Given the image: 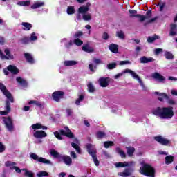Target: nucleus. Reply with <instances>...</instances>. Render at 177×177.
I'll use <instances>...</instances> for the list:
<instances>
[{"label": "nucleus", "instance_id": "nucleus-1", "mask_svg": "<svg viewBox=\"0 0 177 177\" xmlns=\"http://www.w3.org/2000/svg\"><path fill=\"white\" fill-rule=\"evenodd\" d=\"M153 114L160 117L162 120H169L174 117V107H157L153 111Z\"/></svg>", "mask_w": 177, "mask_h": 177}, {"label": "nucleus", "instance_id": "nucleus-2", "mask_svg": "<svg viewBox=\"0 0 177 177\" xmlns=\"http://www.w3.org/2000/svg\"><path fill=\"white\" fill-rule=\"evenodd\" d=\"M140 174L148 177H156V169L149 164H144L140 167Z\"/></svg>", "mask_w": 177, "mask_h": 177}, {"label": "nucleus", "instance_id": "nucleus-3", "mask_svg": "<svg viewBox=\"0 0 177 177\" xmlns=\"http://www.w3.org/2000/svg\"><path fill=\"white\" fill-rule=\"evenodd\" d=\"M128 73L129 74H131V75L133 77V78H134L135 80H137L138 81V82H139L140 85H141V86H143V82L142 81V79H140L139 75H138V74H136V73H135L133 71L129 69V68L123 71V73H122L117 74L115 76V78H120V77H121V75H122V74H127Z\"/></svg>", "mask_w": 177, "mask_h": 177}, {"label": "nucleus", "instance_id": "nucleus-4", "mask_svg": "<svg viewBox=\"0 0 177 177\" xmlns=\"http://www.w3.org/2000/svg\"><path fill=\"white\" fill-rule=\"evenodd\" d=\"M3 121L8 132H13V131H15V124H13V120H12V118L10 116L3 117Z\"/></svg>", "mask_w": 177, "mask_h": 177}, {"label": "nucleus", "instance_id": "nucleus-5", "mask_svg": "<svg viewBox=\"0 0 177 177\" xmlns=\"http://www.w3.org/2000/svg\"><path fill=\"white\" fill-rule=\"evenodd\" d=\"M0 91L11 103H15V98H13V95H12V93H10L9 91H8L6 86L3 83H0Z\"/></svg>", "mask_w": 177, "mask_h": 177}, {"label": "nucleus", "instance_id": "nucleus-6", "mask_svg": "<svg viewBox=\"0 0 177 177\" xmlns=\"http://www.w3.org/2000/svg\"><path fill=\"white\" fill-rule=\"evenodd\" d=\"M30 158L35 161H37L38 162H41L42 164H50V160L43 157H39L38 155L35 153H30Z\"/></svg>", "mask_w": 177, "mask_h": 177}, {"label": "nucleus", "instance_id": "nucleus-7", "mask_svg": "<svg viewBox=\"0 0 177 177\" xmlns=\"http://www.w3.org/2000/svg\"><path fill=\"white\" fill-rule=\"evenodd\" d=\"M153 139L156 142L159 143V145H162V146H168L169 143H171V140L167 138H164V137L161 136H156Z\"/></svg>", "mask_w": 177, "mask_h": 177}, {"label": "nucleus", "instance_id": "nucleus-8", "mask_svg": "<svg viewBox=\"0 0 177 177\" xmlns=\"http://www.w3.org/2000/svg\"><path fill=\"white\" fill-rule=\"evenodd\" d=\"M64 97V92L57 91L52 93V98L54 102H57V103H59L62 99Z\"/></svg>", "mask_w": 177, "mask_h": 177}, {"label": "nucleus", "instance_id": "nucleus-9", "mask_svg": "<svg viewBox=\"0 0 177 177\" xmlns=\"http://www.w3.org/2000/svg\"><path fill=\"white\" fill-rule=\"evenodd\" d=\"M64 129L65 131L63 129L59 130V133L63 136H66V138H70L71 139H73L74 133L71 132V130H70L68 127L67 126L64 127Z\"/></svg>", "mask_w": 177, "mask_h": 177}, {"label": "nucleus", "instance_id": "nucleus-10", "mask_svg": "<svg viewBox=\"0 0 177 177\" xmlns=\"http://www.w3.org/2000/svg\"><path fill=\"white\" fill-rule=\"evenodd\" d=\"M111 80V79H110V77H100L98 80L100 86H102V88H107V86H109V84H110Z\"/></svg>", "mask_w": 177, "mask_h": 177}, {"label": "nucleus", "instance_id": "nucleus-11", "mask_svg": "<svg viewBox=\"0 0 177 177\" xmlns=\"http://www.w3.org/2000/svg\"><path fill=\"white\" fill-rule=\"evenodd\" d=\"M86 147L87 152L90 156H91V157L97 154V151H96V147H95V145L91 143H87L86 145Z\"/></svg>", "mask_w": 177, "mask_h": 177}, {"label": "nucleus", "instance_id": "nucleus-12", "mask_svg": "<svg viewBox=\"0 0 177 177\" xmlns=\"http://www.w3.org/2000/svg\"><path fill=\"white\" fill-rule=\"evenodd\" d=\"M132 172H133V168L128 167L126 168L123 172H119L118 175L122 177H128L132 175Z\"/></svg>", "mask_w": 177, "mask_h": 177}, {"label": "nucleus", "instance_id": "nucleus-13", "mask_svg": "<svg viewBox=\"0 0 177 177\" xmlns=\"http://www.w3.org/2000/svg\"><path fill=\"white\" fill-rule=\"evenodd\" d=\"M59 161H63V162L65 163L66 165H68V166H70V165H71V164H73V159H71V157H70L67 155L61 156Z\"/></svg>", "mask_w": 177, "mask_h": 177}, {"label": "nucleus", "instance_id": "nucleus-14", "mask_svg": "<svg viewBox=\"0 0 177 177\" xmlns=\"http://www.w3.org/2000/svg\"><path fill=\"white\" fill-rule=\"evenodd\" d=\"M152 77L159 82H164V81H165V77L162 76L161 74L157 72H155L152 74Z\"/></svg>", "mask_w": 177, "mask_h": 177}, {"label": "nucleus", "instance_id": "nucleus-15", "mask_svg": "<svg viewBox=\"0 0 177 177\" xmlns=\"http://www.w3.org/2000/svg\"><path fill=\"white\" fill-rule=\"evenodd\" d=\"M33 136L34 138H46V136H48V134H46V132H45L44 131H36L34 133H33Z\"/></svg>", "mask_w": 177, "mask_h": 177}, {"label": "nucleus", "instance_id": "nucleus-16", "mask_svg": "<svg viewBox=\"0 0 177 177\" xmlns=\"http://www.w3.org/2000/svg\"><path fill=\"white\" fill-rule=\"evenodd\" d=\"M176 28H177L176 24H171L170 25V32L169 33V35L170 37H175V35H177Z\"/></svg>", "mask_w": 177, "mask_h": 177}, {"label": "nucleus", "instance_id": "nucleus-17", "mask_svg": "<svg viewBox=\"0 0 177 177\" xmlns=\"http://www.w3.org/2000/svg\"><path fill=\"white\" fill-rule=\"evenodd\" d=\"M7 70L11 73V74H14V75H17L19 72V68H17L15 65H9L7 66Z\"/></svg>", "mask_w": 177, "mask_h": 177}, {"label": "nucleus", "instance_id": "nucleus-18", "mask_svg": "<svg viewBox=\"0 0 177 177\" xmlns=\"http://www.w3.org/2000/svg\"><path fill=\"white\" fill-rule=\"evenodd\" d=\"M17 82L22 86L24 88H27L28 83L26 80L21 78V77H17L16 78Z\"/></svg>", "mask_w": 177, "mask_h": 177}, {"label": "nucleus", "instance_id": "nucleus-19", "mask_svg": "<svg viewBox=\"0 0 177 177\" xmlns=\"http://www.w3.org/2000/svg\"><path fill=\"white\" fill-rule=\"evenodd\" d=\"M24 55L25 59H26L27 62L30 63V64H34V63H35L34 57H32V55H31V54L28 53H25Z\"/></svg>", "mask_w": 177, "mask_h": 177}, {"label": "nucleus", "instance_id": "nucleus-20", "mask_svg": "<svg viewBox=\"0 0 177 177\" xmlns=\"http://www.w3.org/2000/svg\"><path fill=\"white\" fill-rule=\"evenodd\" d=\"M82 50H83V52H86V53H93V52H95V49L89 46L88 44H86L84 46H83L82 47Z\"/></svg>", "mask_w": 177, "mask_h": 177}, {"label": "nucleus", "instance_id": "nucleus-21", "mask_svg": "<svg viewBox=\"0 0 177 177\" xmlns=\"http://www.w3.org/2000/svg\"><path fill=\"white\" fill-rule=\"evenodd\" d=\"M155 95H158V100L160 102H164V99H169V96L164 93H158L157 91L155 92Z\"/></svg>", "mask_w": 177, "mask_h": 177}, {"label": "nucleus", "instance_id": "nucleus-22", "mask_svg": "<svg viewBox=\"0 0 177 177\" xmlns=\"http://www.w3.org/2000/svg\"><path fill=\"white\" fill-rule=\"evenodd\" d=\"M21 26H23L22 30L24 31H30L32 28V24L28 22H22Z\"/></svg>", "mask_w": 177, "mask_h": 177}, {"label": "nucleus", "instance_id": "nucleus-23", "mask_svg": "<svg viewBox=\"0 0 177 177\" xmlns=\"http://www.w3.org/2000/svg\"><path fill=\"white\" fill-rule=\"evenodd\" d=\"M174 160H175V157L172 155L167 156L165 158V164L167 165H169V164H172Z\"/></svg>", "mask_w": 177, "mask_h": 177}, {"label": "nucleus", "instance_id": "nucleus-24", "mask_svg": "<svg viewBox=\"0 0 177 177\" xmlns=\"http://www.w3.org/2000/svg\"><path fill=\"white\" fill-rule=\"evenodd\" d=\"M151 62H154V59H153V57L148 58L146 56H143L140 58V63H142L143 64L146 63H151Z\"/></svg>", "mask_w": 177, "mask_h": 177}, {"label": "nucleus", "instance_id": "nucleus-25", "mask_svg": "<svg viewBox=\"0 0 177 177\" xmlns=\"http://www.w3.org/2000/svg\"><path fill=\"white\" fill-rule=\"evenodd\" d=\"M109 50L112 52V53H118V45L115 44H111L109 46Z\"/></svg>", "mask_w": 177, "mask_h": 177}, {"label": "nucleus", "instance_id": "nucleus-26", "mask_svg": "<svg viewBox=\"0 0 177 177\" xmlns=\"http://www.w3.org/2000/svg\"><path fill=\"white\" fill-rule=\"evenodd\" d=\"M50 154L54 158H58V160H60V158H62V154H59V152H57V151H56L55 149H51L50 151Z\"/></svg>", "mask_w": 177, "mask_h": 177}, {"label": "nucleus", "instance_id": "nucleus-27", "mask_svg": "<svg viewBox=\"0 0 177 177\" xmlns=\"http://www.w3.org/2000/svg\"><path fill=\"white\" fill-rule=\"evenodd\" d=\"M88 12H89V8L85 7V6H82L78 8V13L81 15H85Z\"/></svg>", "mask_w": 177, "mask_h": 177}, {"label": "nucleus", "instance_id": "nucleus-28", "mask_svg": "<svg viewBox=\"0 0 177 177\" xmlns=\"http://www.w3.org/2000/svg\"><path fill=\"white\" fill-rule=\"evenodd\" d=\"M157 39H160V36L157 35H154L153 37L149 36L147 42H148V44H153V42Z\"/></svg>", "mask_w": 177, "mask_h": 177}, {"label": "nucleus", "instance_id": "nucleus-29", "mask_svg": "<svg viewBox=\"0 0 177 177\" xmlns=\"http://www.w3.org/2000/svg\"><path fill=\"white\" fill-rule=\"evenodd\" d=\"M126 149L127 150V154L129 157H133V153H135V147H127Z\"/></svg>", "mask_w": 177, "mask_h": 177}, {"label": "nucleus", "instance_id": "nucleus-30", "mask_svg": "<svg viewBox=\"0 0 177 177\" xmlns=\"http://www.w3.org/2000/svg\"><path fill=\"white\" fill-rule=\"evenodd\" d=\"M44 5L45 3L37 1L31 6V9H38V8H42Z\"/></svg>", "mask_w": 177, "mask_h": 177}, {"label": "nucleus", "instance_id": "nucleus-31", "mask_svg": "<svg viewBox=\"0 0 177 177\" xmlns=\"http://www.w3.org/2000/svg\"><path fill=\"white\" fill-rule=\"evenodd\" d=\"M165 57L167 60H172L174 59V54L169 51L165 52Z\"/></svg>", "mask_w": 177, "mask_h": 177}, {"label": "nucleus", "instance_id": "nucleus-32", "mask_svg": "<svg viewBox=\"0 0 177 177\" xmlns=\"http://www.w3.org/2000/svg\"><path fill=\"white\" fill-rule=\"evenodd\" d=\"M71 146L72 147H73L74 149L76 150L78 154H81V147H80V145L78 144H76L75 142H71Z\"/></svg>", "mask_w": 177, "mask_h": 177}, {"label": "nucleus", "instance_id": "nucleus-33", "mask_svg": "<svg viewBox=\"0 0 177 177\" xmlns=\"http://www.w3.org/2000/svg\"><path fill=\"white\" fill-rule=\"evenodd\" d=\"M10 103H12L10 102V100L8 99L7 100H6L5 110L8 111L9 113H10V111H12V108H10Z\"/></svg>", "mask_w": 177, "mask_h": 177}, {"label": "nucleus", "instance_id": "nucleus-34", "mask_svg": "<svg viewBox=\"0 0 177 177\" xmlns=\"http://www.w3.org/2000/svg\"><path fill=\"white\" fill-rule=\"evenodd\" d=\"M115 167H117V168H124V167H129V164L128 162H116L115 164Z\"/></svg>", "mask_w": 177, "mask_h": 177}, {"label": "nucleus", "instance_id": "nucleus-35", "mask_svg": "<svg viewBox=\"0 0 177 177\" xmlns=\"http://www.w3.org/2000/svg\"><path fill=\"white\" fill-rule=\"evenodd\" d=\"M97 139H103V138H106V133L104 131H99L96 133Z\"/></svg>", "mask_w": 177, "mask_h": 177}, {"label": "nucleus", "instance_id": "nucleus-36", "mask_svg": "<svg viewBox=\"0 0 177 177\" xmlns=\"http://www.w3.org/2000/svg\"><path fill=\"white\" fill-rule=\"evenodd\" d=\"M116 151L120 154V157L122 158H125L127 157V154H125V152L121 149L120 147L116 148Z\"/></svg>", "mask_w": 177, "mask_h": 177}, {"label": "nucleus", "instance_id": "nucleus-37", "mask_svg": "<svg viewBox=\"0 0 177 177\" xmlns=\"http://www.w3.org/2000/svg\"><path fill=\"white\" fill-rule=\"evenodd\" d=\"M77 64V61H65L64 62V65L66 67H70V66H75Z\"/></svg>", "mask_w": 177, "mask_h": 177}, {"label": "nucleus", "instance_id": "nucleus-38", "mask_svg": "<svg viewBox=\"0 0 177 177\" xmlns=\"http://www.w3.org/2000/svg\"><path fill=\"white\" fill-rule=\"evenodd\" d=\"M66 12L68 15H74L75 13V8H74V6H69L67 8Z\"/></svg>", "mask_w": 177, "mask_h": 177}, {"label": "nucleus", "instance_id": "nucleus-39", "mask_svg": "<svg viewBox=\"0 0 177 177\" xmlns=\"http://www.w3.org/2000/svg\"><path fill=\"white\" fill-rule=\"evenodd\" d=\"M84 99H85V96H84V95H79V98L75 101L76 106H80L81 104V102H82Z\"/></svg>", "mask_w": 177, "mask_h": 177}, {"label": "nucleus", "instance_id": "nucleus-40", "mask_svg": "<svg viewBox=\"0 0 177 177\" xmlns=\"http://www.w3.org/2000/svg\"><path fill=\"white\" fill-rule=\"evenodd\" d=\"M20 42L23 44V45H27L30 44V38L28 37H24V38L20 39Z\"/></svg>", "mask_w": 177, "mask_h": 177}, {"label": "nucleus", "instance_id": "nucleus-41", "mask_svg": "<svg viewBox=\"0 0 177 177\" xmlns=\"http://www.w3.org/2000/svg\"><path fill=\"white\" fill-rule=\"evenodd\" d=\"M116 36L118 37L120 39H125V34L122 30L117 31Z\"/></svg>", "mask_w": 177, "mask_h": 177}, {"label": "nucleus", "instance_id": "nucleus-42", "mask_svg": "<svg viewBox=\"0 0 177 177\" xmlns=\"http://www.w3.org/2000/svg\"><path fill=\"white\" fill-rule=\"evenodd\" d=\"M111 146H114V142H113V141L104 142V147H105V149H109V147H110Z\"/></svg>", "mask_w": 177, "mask_h": 177}, {"label": "nucleus", "instance_id": "nucleus-43", "mask_svg": "<svg viewBox=\"0 0 177 177\" xmlns=\"http://www.w3.org/2000/svg\"><path fill=\"white\" fill-rule=\"evenodd\" d=\"M28 104H35V106H37V107H40V109H42V104H41V102H39V101L30 100L28 102Z\"/></svg>", "mask_w": 177, "mask_h": 177}, {"label": "nucleus", "instance_id": "nucleus-44", "mask_svg": "<svg viewBox=\"0 0 177 177\" xmlns=\"http://www.w3.org/2000/svg\"><path fill=\"white\" fill-rule=\"evenodd\" d=\"M18 5H20V6H30L31 2L30 1H19Z\"/></svg>", "mask_w": 177, "mask_h": 177}, {"label": "nucleus", "instance_id": "nucleus-45", "mask_svg": "<svg viewBox=\"0 0 177 177\" xmlns=\"http://www.w3.org/2000/svg\"><path fill=\"white\" fill-rule=\"evenodd\" d=\"M87 87L88 92L91 93H93V92H95V86H93V84L91 82L87 84Z\"/></svg>", "mask_w": 177, "mask_h": 177}, {"label": "nucleus", "instance_id": "nucleus-46", "mask_svg": "<svg viewBox=\"0 0 177 177\" xmlns=\"http://www.w3.org/2000/svg\"><path fill=\"white\" fill-rule=\"evenodd\" d=\"M82 18L85 21H88L89 20H92V15L91 14H84L82 15Z\"/></svg>", "mask_w": 177, "mask_h": 177}, {"label": "nucleus", "instance_id": "nucleus-47", "mask_svg": "<svg viewBox=\"0 0 177 177\" xmlns=\"http://www.w3.org/2000/svg\"><path fill=\"white\" fill-rule=\"evenodd\" d=\"M93 160V162H94V164L96 167H99L100 164V162H99V160L97 159V155H93V156H91Z\"/></svg>", "mask_w": 177, "mask_h": 177}, {"label": "nucleus", "instance_id": "nucleus-48", "mask_svg": "<svg viewBox=\"0 0 177 177\" xmlns=\"http://www.w3.org/2000/svg\"><path fill=\"white\" fill-rule=\"evenodd\" d=\"M129 13L130 14V17H136L138 15L136 10H129Z\"/></svg>", "mask_w": 177, "mask_h": 177}, {"label": "nucleus", "instance_id": "nucleus-49", "mask_svg": "<svg viewBox=\"0 0 177 177\" xmlns=\"http://www.w3.org/2000/svg\"><path fill=\"white\" fill-rule=\"evenodd\" d=\"M117 67V63L113 62L107 64V68L109 70H114Z\"/></svg>", "mask_w": 177, "mask_h": 177}, {"label": "nucleus", "instance_id": "nucleus-50", "mask_svg": "<svg viewBox=\"0 0 177 177\" xmlns=\"http://www.w3.org/2000/svg\"><path fill=\"white\" fill-rule=\"evenodd\" d=\"M75 45H76L77 46H81V45H82L84 44V41H82V40L80 39H75L73 41Z\"/></svg>", "mask_w": 177, "mask_h": 177}, {"label": "nucleus", "instance_id": "nucleus-51", "mask_svg": "<svg viewBox=\"0 0 177 177\" xmlns=\"http://www.w3.org/2000/svg\"><path fill=\"white\" fill-rule=\"evenodd\" d=\"M15 165H16V162H15L8 160L5 162V166L7 167H10V168H12V167H15Z\"/></svg>", "mask_w": 177, "mask_h": 177}, {"label": "nucleus", "instance_id": "nucleus-52", "mask_svg": "<svg viewBox=\"0 0 177 177\" xmlns=\"http://www.w3.org/2000/svg\"><path fill=\"white\" fill-rule=\"evenodd\" d=\"M24 171H25V176L34 177V173L27 170V169H24Z\"/></svg>", "mask_w": 177, "mask_h": 177}, {"label": "nucleus", "instance_id": "nucleus-53", "mask_svg": "<svg viewBox=\"0 0 177 177\" xmlns=\"http://www.w3.org/2000/svg\"><path fill=\"white\" fill-rule=\"evenodd\" d=\"M38 177L49 176V173L45 171H40L37 174Z\"/></svg>", "mask_w": 177, "mask_h": 177}, {"label": "nucleus", "instance_id": "nucleus-54", "mask_svg": "<svg viewBox=\"0 0 177 177\" xmlns=\"http://www.w3.org/2000/svg\"><path fill=\"white\" fill-rule=\"evenodd\" d=\"M32 128L35 130L41 129V128H42V124L40 123H36L32 125Z\"/></svg>", "mask_w": 177, "mask_h": 177}, {"label": "nucleus", "instance_id": "nucleus-55", "mask_svg": "<svg viewBox=\"0 0 177 177\" xmlns=\"http://www.w3.org/2000/svg\"><path fill=\"white\" fill-rule=\"evenodd\" d=\"M82 35H84V32H82L81 31H77L75 33L74 38L80 39V38H81V37H82Z\"/></svg>", "mask_w": 177, "mask_h": 177}, {"label": "nucleus", "instance_id": "nucleus-56", "mask_svg": "<svg viewBox=\"0 0 177 177\" xmlns=\"http://www.w3.org/2000/svg\"><path fill=\"white\" fill-rule=\"evenodd\" d=\"M54 136L59 140H63V137H62V134L59 131L54 132Z\"/></svg>", "mask_w": 177, "mask_h": 177}, {"label": "nucleus", "instance_id": "nucleus-57", "mask_svg": "<svg viewBox=\"0 0 177 177\" xmlns=\"http://www.w3.org/2000/svg\"><path fill=\"white\" fill-rule=\"evenodd\" d=\"M136 17H138V19H140V21L142 23L143 21H145L146 20V16L143 15H140V14H138L136 15Z\"/></svg>", "mask_w": 177, "mask_h": 177}, {"label": "nucleus", "instance_id": "nucleus-58", "mask_svg": "<svg viewBox=\"0 0 177 177\" xmlns=\"http://www.w3.org/2000/svg\"><path fill=\"white\" fill-rule=\"evenodd\" d=\"M167 103L168 104H169L170 106H175V104H176V102H175V100H174L173 99L169 98L167 99Z\"/></svg>", "mask_w": 177, "mask_h": 177}, {"label": "nucleus", "instance_id": "nucleus-59", "mask_svg": "<svg viewBox=\"0 0 177 177\" xmlns=\"http://www.w3.org/2000/svg\"><path fill=\"white\" fill-rule=\"evenodd\" d=\"M10 169H15V172H17V174H21V169H20V168H19V167L17 166L11 167Z\"/></svg>", "mask_w": 177, "mask_h": 177}, {"label": "nucleus", "instance_id": "nucleus-60", "mask_svg": "<svg viewBox=\"0 0 177 177\" xmlns=\"http://www.w3.org/2000/svg\"><path fill=\"white\" fill-rule=\"evenodd\" d=\"M38 39V37L36 35L35 32H32L30 35V41H37Z\"/></svg>", "mask_w": 177, "mask_h": 177}, {"label": "nucleus", "instance_id": "nucleus-61", "mask_svg": "<svg viewBox=\"0 0 177 177\" xmlns=\"http://www.w3.org/2000/svg\"><path fill=\"white\" fill-rule=\"evenodd\" d=\"M157 6L160 7V11L162 12L164 10V8H165V3H159Z\"/></svg>", "mask_w": 177, "mask_h": 177}, {"label": "nucleus", "instance_id": "nucleus-62", "mask_svg": "<svg viewBox=\"0 0 177 177\" xmlns=\"http://www.w3.org/2000/svg\"><path fill=\"white\" fill-rule=\"evenodd\" d=\"M6 150V147L3 145V143L0 142V153H3Z\"/></svg>", "mask_w": 177, "mask_h": 177}, {"label": "nucleus", "instance_id": "nucleus-63", "mask_svg": "<svg viewBox=\"0 0 177 177\" xmlns=\"http://www.w3.org/2000/svg\"><path fill=\"white\" fill-rule=\"evenodd\" d=\"M4 52L7 56H9L10 59H13V55H10V51L9 49H6Z\"/></svg>", "mask_w": 177, "mask_h": 177}, {"label": "nucleus", "instance_id": "nucleus-64", "mask_svg": "<svg viewBox=\"0 0 177 177\" xmlns=\"http://www.w3.org/2000/svg\"><path fill=\"white\" fill-rule=\"evenodd\" d=\"M145 17L146 19H150L151 17V10L147 11Z\"/></svg>", "mask_w": 177, "mask_h": 177}]
</instances>
